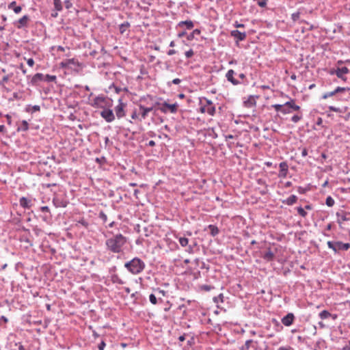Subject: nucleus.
Returning <instances> with one entry per match:
<instances>
[{"mask_svg":"<svg viewBox=\"0 0 350 350\" xmlns=\"http://www.w3.org/2000/svg\"><path fill=\"white\" fill-rule=\"evenodd\" d=\"M126 237L120 233L116 234L106 240V249L110 252L119 254L122 252V247L126 244Z\"/></svg>","mask_w":350,"mask_h":350,"instance_id":"1","label":"nucleus"},{"mask_svg":"<svg viewBox=\"0 0 350 350\" xmlns=\"http://www.w3.org/2000/svg\"><path fill=\"white\" fill-rule=\"evenodd\" d=\"M146 265L140 258L135 257L124 264V267L132 274L137 275L145 269Z\"/></svg>","mask_w":350,"mask_h":350,"instance_id":"2","label":"nucleus"},{"mask_svg":"<svg viewBox=\"0 0 350 350\" xmlns=\"http://www.w3.org/2000/svg\"><path fill=\"white\" fill-rule=\"evenodd\" d=\"M329 249H332L335 253L339 251H347L350 248V243H342V241H329L327 243Z\"/></svg>","mask_w":350,"mask_h":350,"instance_id":"3","label":"nucleus"},{"mask_svg":"<svg viewBox=\"0 0 350 350\" xmlns=\"http://www.w3.org/2000/svg\"><path fill=\"white\" fill-rule=\"evenodd\" d=\"M178 106L177 103L168 104L167 103L164 102L161 104V106L159 107V109L164 113H166L168 111L172 113H175L177 112Z\"/></svg>","mask_w":350,"mask_h":350,"instance_id":"4","label":"nucleus"},{"mask_svg":"<svg viewBox=\"0 0 350 350\" xmlns=\"http://www.w3.org/2000/svg\"><path fill=\"white\" fill-rule=\"evenodd\" d=\"M329 74L333 75H336L339 79H341L343 81L347 80V77L344 76L349 72V70L347 67L337 68L336 69L332 68L329 70Z\"/></svg>","mask_w":350,"mask_h":350,"instance_id":"5","label":"nucleus"},{"mask_svg":"<svg viewBox=\"0 0 350 350\" xmlns=\"http://www.w3.org/2000/svg\"><path fill=\"white\" fill-rule=\"evenodd\" d=\"M103 111H100V116L107 122H111L115 120V115L112 109L109 108H106L105 107L103 108Z\"/></svg>","mask_w":350,"mask_h":350,"instance_id":"6","label":"nucleus"},{"mask_svg":"<svg viewBox=\"0 0 350 350\" xmlns=\"http://www.w3.org/2000/svg\"><path fill=\"white\" fill-rule=\"evenodd\" d=\"M336 215L337 217V223L340 228H342V224L343 221H350V213L344 211H340L336 212Z\"/></svg>","mask_w":350,"mask_h":350,"instance_id":"7","label":"nucleus"},{"mask_svg":"<svg viewBox=\"0 0 350 350\" xmlns=\"http://www.w3.org/2000/svg\"><path fill=\"white\" fill-rule=\"evenodd\" d=\"M126 105L122 101V99H119L118 105L114 108L116 116L118 119H120L126 116V112L124 110Z\"/></svg>","mask_w":350,"mask_h":350,"instance_id":"8","label":"nucleus"},{"mask_svg":"<svg viewBox=\"0 0 350 350\" xmlns=\"http://www.w3.org/2000/svg\"><path fill=\"white\" fill-rule=\"evenodd\" d=\"M107 98L104 96L103 95H98L96 96L91 103V105L93 107H97V108H104L106 104Z\"/></svg>","mask_w":350,"mask_h":350,"instance_id":"9","label":"nucleus"},{"mask_svg":"<svg viewBox=\"0 0 350 350\" xmlns=\"http://www.w3.org/2000/svg\"><path fill=\"white\" fill-rule=\"evenodd\" d=\"M72 66L79 67L81 65L79 62L74 58L66 59L60 63V67L62 68L70 69L72 68Z\"/></svg>","mask_w":350,"mask_h":350,"instance_id":"10","label":"nucleus"},{"mask_svg":"<svg viewBox=\"0 0 350 350\" xmlns=\"http://www.w3.org/2000/svg\"><path fill=\"white\" fill-rule=\"evenodd\" d=\"M280 172L278 174V177L284 178L286 177L288 172V165L286 161L281 162L279 165Z\"/></svg>","mask_w":350,"mask_h":350,"instance_id":"11","label":"nucleus"},{"mask_svg":"<svg viewBox=\"0 0 350 350\" xmlns=\"http://www.w3.org/2000/svg\"><path fill=\"white\" fill-rule=\"evenodd\" d=\"M294 320H295L294 314L293 313L290 312L282 318L281 322L284 325H285L286 327H289L293 323Z\"/></svg>","mask_w":350,"mask_h":350,"instance_id":"12","label":"nucleus"},{"mask_svg":"<svg viewBox=\"0 0 350 350\" xmlns=\"http://www.w3.org/2000/svg\"><path fill=\"white\" fill-rule=\"evenodd\" d=\"M235 75V72L230 69L229 70L226 74V78L227 79V80L230 82L232 85H238L239 84H241V83L238 81L237 79H236L234 77V75Z\"/></svg>","mask_w":350,"mask_h":350,"instance_id":"13","label":"nucleus"},{"mask_svg":"<svg viewBox=\"0 0 350 350\" xmlns=\"http://www.w3.org/2000/svg\"><path fill=\"white\" fill-rule=\"evenodd\" d=\"M230 35L234 38L237 39V41L244 40L246 38L245 32H241L239 30H232L230 32Z\"/></svg>","mask_w":350,"mask_h":350,"instance_id":"14","label":"nucleus"},{"mask_svg":"<svg viewBox=\"0 0 350 350\" xmlns=\"http://www.w3.org/2000/svg\"><path fill=\"white\" fill-rule=\"evenodd\" d=\"M139 109L142 111L141 117L142 118L143 120L146 119L149 112L154 110V106L146 107L142 105H139Z\"/></svg>","mask_w":350,"mask_h":350,"instance_id":"15","label":"nucleus"},{"mask_svg":"<svg viewBox=\"0 0 350 350\" xmlns=\"http://www.w3.org/2000/svg\"><path fill=\"white\" fill-rule=\"evenodd\" d=\"M19 204L24 208H30L32 206L31 200L27 198L26 197H21L19 199Z\"/></svg>","mask_w":350,"mask_h":350,"instance_id":"16","label":"nucleus"},{"mask_svg":"<svg viewBox=\"0 0 350 350\" xmlns=\"http://www.w3.org/2000/svg\"><path fill=\"white\" fill-rule=\"evenodd\" d=\"M200 111L201 113L207 112L210 116H214L215 113V106H206L202 105L200 108Z\"/></svg>","mask_w":350,"mask_h":350,"instance_id":"17","label":"nucleus"},{"mask_svg":"<svg viewBox=\"0 0 350 350\" xmlns=\"http://www.w3.org/2000/svg\"><path fill=\"white\" fill-rule=\"evenodd\" d=\"M54 205L56 207H66L68 202L63 198H55L53 200Z\"/></svg>","mask_w":350,"mask_h":350,"instance_id":"18","label":"nucleus"},{"mask_svg":"<svg viewBox=\"0 0 350 350\" xmlns=\"http://www.w3.org/2000/svg\"><path fill=\"white\" fill-rule=\"evenodd\" d=\"M319 317L321 319L324 320L327 319L329 317H332L334 320H335L337 318V314H332L329 311L324 310L321 311L319 314Z\"/></svg>","mask_w":350,"mask_h":350,"instance_id":"19","label":"nucleus"},{"mask_svg":"<svg viewBox=\"0 0 350 350\" xmlns=\"http://www.w3.org/2000/svg\"><path fill=\"white\" fill-rule=\"evenodd\" d=\"M258 341H254L253 340H247L245 341L243 347H245V349H247V350H249L250 348H252L254 350H256L258 348Z\"/></svg>","mask_w":350,"mask_h":350,"instance_id":"20","label":"nucleus"},{"mask_svg":"<svg viewBox=\"0 0 350 350\" xmlns=\"http://www.w3.org/2000/svg\"><path fill=\"white\" fill-rule=\"evenodd\" d=\"M44 81V75L42 73H36L33 76L31 83L33 85H36L40 81Z\"/></svg>","mask_w":350,"mask_h":350,"instance_id":"21","label":"nucleus"},{"mask_svg":"<svg viewBox=\"0 0 350 350\" xmlns=\"http://www.w3.org/2000/svg\"><path fill=\"white\" fill-rule=\"evenodd\" d=\"M29 20V18L27 15L23 16L18 21V25H16L17 28L21 29L22 27H27Z\"/></svg>","mask_w":350,"mask_h":350,"instance_id":"22","label":"nucleus"},{"mask_svg":"<svg viewBox=\"0 0 350 350\" xmlns=\"http://www.w3.org/2000/svg\"><path fill=\"white\" fill-rule=\"evenodd\" d=\"M274 256V253L271 250V248L269 247L267 251L262 255V257L266 261L270 262L273 260Z\"/></svg>","mask_w":350,"mask_h":350,"instance_id":"23","label":"nucleus"},{"mask_svg":"<svg viewBox=\"0 0 350 350\" xmlns=\"http://www.w3.org/2000/svg\"><path fill=\"white\" fill-rule=\"evenodd\" d=\"M183 26H185L187 29H191L193 27L194 24L193 21L189 20L180 21L177 25V27H182Z\"/></svg>","mask_w":350,"mask_h":350,"instance_id":"24","label":"nucleus"},{"mask_svg":"<svg viewBox=\"0 0 350 350\" xmlns=\"http://www.w3.org/2000/svg\"><path fill=\"white\" fill-rule=\"evenodd\" d=\"M244 106L248 108L256 106V102L254 100V96H250L248 98L243 102Z\"/></svg>","mask_w":350,"mask_h":350,"instance_id":"25","label":"nucleus"},{"mask_svg":"<svg viewBox=\"0 0 350 350\" xmlns=\"http://www.w3.org/2000/svg\"><path fill=\"white\" fill-rule=\"evenodd\" d=\"M8 8L12 10L16 14L20 13L22 10V7L20 5L16 6V2L14 1L8 4Z\"/></svg>","mask_w":350,"mask_h":350,"instance_id":"26","label":"nucleus"},{"mask_svg":"<svg viewBox=\"0 0 350 350\" xmlns=\"http://www.w3.org/2000/svg\"><path fill=\"white\" fill-rule=\"evenodd\" d=\"M297 197L295 195H291L286 200H284L282 201V203L285 204L286 205H288V206H292L297 202Z\"/></svg>","mask_w":350,"mask_h":350,"instance_id":"27","label":"nucleus"},{"mask_svg":"<svg viewBox=\"0 0 350 350\" xmlns=\"http://www.w3.org/2000/svg\"><path fill=\"white\" fill-rule=\"evenodd\" d=\"M285 105L288 106L290 109L292 111H299L300 109V107L295 103L294 100H291L285 103Z\"/></svg>","mask_w":350,"mask_h":350,"instance_id":"28","label":"nucleus"},{"mask_svg":"<svg viewBox=\"0 0 350 350\" xmlns=\"http://www.w3.org/2000/svg\"><path fill=\"white\" fill-rule=\"evenodd\" d=\"M208 228L210 230V234L213 237L217 236L219 232V228L215 225L210 224L208 226Z\"/></svg>","mask_w":350,"mask_h":350,"instance_id":"29","label":"nucleus"},{"mask_svg":"<svg viewBox=\"0 0 350 350\" xmlns=\"http://www.w3.org/2000/svg\"><path fill=\"white\" fill-rule=\"evenodd\" d=\"M29 129V124L26 120H23L18 126V131H27Z\"/></svg>","mask_w":350,"mask_h":350,"instance_id":"30","label":"nucleus"},{"mask_svg":"<svg viewBox=\"0 0 350 350\" xmlns=\"http://www.w3.org/2000/svg\"><path fill=\"white\" fill-rule=\"evenodd\" d=\"M130 23L126 21L119 25V31L121 34H123L126 30L130 27Z\"/></svg>","mask_w":350,"mask_h":350,"instance_id":"31","label":"nucleus"},{"mask_svg":"<svg viewBox=\"0 0 350 350\" xmlns=\"http://www.w3.org/2000/svg\"><path fill=\"white\" fill-rule=\"evenodd\" d=\"M213 299V301L217 304V308H219V304L224 302V295L221 293L218 296L214 297Z\"/></svg>","mask_w":350,"mask_h":350,"instance_id":"32","label":"nucleus"},{"mask_svg":"<svg viewBox=\"0 0 350 350\" xmlns=\"http://www.w3.org/2000/svg\"><path fill=\"white\" fill-rule=\"evenodd\" d=\"M200 30L198 29H194L191 33L187 35V38L189 41H191L194 39L195 36L199 35L200 33Z\"/></svg>","mask_w":350,"mask_h":350,"instance_id":"33","label":"nucleus"},{"mask_svg":"<svg viewBox=\"0 0 350 350\" xmlns=\"http://www.w3.org/2000/svg\"><path fill=\"white\" fill-rule=\"evenodd\" d=\"M54 8L56 11H62L63 10L62 3L61 0H53Z\"/></svg>","mask_w":350,"mask_h":350,"instance_id":"34","label":"nucleus"},{"mask_svg":"<svg viewBox=\"0 0 350 350\" xmlns=\"http://www.w3.org/2000/svg\"><path fill=\"white\" fill-rule=\"evenodd\" d=\"M111 282L119 284H124V282L116 274L111 276Z\"/></svg>","mask_w":350,"mask_h":350,"instance_id":"35","label":"nucleus"},{"mask_svg":"<svg viewBox=\"0 0 350 350\" xmlns=\"http://www.w3.org/2000/svg\"><path fill=\"white\" fill-rule=\"evenodd\" d=\"M40 110V107L39 105H33V106H31V105H28L26 108V111L27 112H35V111H39Z\"/></svg>","mask_w":350,"mask_h":350,"instance_id":"36","label":"nucleus"},{"mask_svg":"<svg viewBox=\"0 0 350 350\" xmlns=\"http://www.w3.org/2000/svg\"><path fill=\"white\" fill-rule=\"evenodd\" d=\"M178 241L182 247H186L189 243V239L186 237H180Z\"/></svg>","mask_w":350,"mask_h":350,"instance_id":"37","label":"nucleus"},{"mask_svg":"<svg viewBox=\"0 0 350 350\" xmlns=\"http://www.w3.org/2000/svg\"><path fill=\"white\" fill-rule=\"evenodd\" d=\"M334 203L335 201L331 196L327 197L325 204L327 206L332 207L334 205Z\"/></svg>","mask_w":350,"mask_h":350,"instance_id":"38","label":"nucleus"},{"mask_svg":"<svg viewBox=\"0 0 350 350\" xmlns=\"http://www.w3.org/2000/svg\"><path fill=\"white\" fill-rule=\"evenodd\" d=\"M301 15V12L299 10L297 11L296 12H294L291 14V19L293 22H296L299 19Z\"/></svg>","mask_w":350,"mask_h":350,"instance_id":"39","label":"nucleus"},{"mask_svg":"<svg viewBox=\"0 0 350 350\" xmlns=\"http://www.w3.org/2000/svg\"><path fill=\"white\" fill-rule=\"evenodd\" d=\"M56 81L55 75H44V81L53 82Z\"/></svg>","mask_w":350,"mask_h":350,"instance_id":"40","label":"nucleus"},{"mask_svg":"<svg viewBox=\"0 0 350 350\" xmlns=\"http://www.w3.org/2000/svg\"><path fill=\"white\" fill-rule=\"evenodd\" d=\"M297 213L302 217H306L307 216V212L301 206H299L297 208Z\"/></svg>","mask_w":350,"mask_h":350,"instance_id":"41","label":"nucleus"},{"mask_svg":"<svg viewBox=\"0 0 350 350\" xmlns=\"http://www.w3.org/2000/svg\"><path fill=\"white\" fill-rule=\"evenodd\" d=\"M336 94V93L335 92V90H334V91L325 92V94H323L322 96V98L326 99V98H327L330 96H333Z\"/></svg>","mask_w":350,"mask_h":350,"instance_id":"42","label":"nucleus"},{"mask_svg":"<svg viewBox=\"0 0 350 350\" xmlns=\"http://www.w3.org/2000/svg\"><path fill=\"white\" fill-rule=\"evenodd\" d=\"M302 118V116L301 115H294L292 118H291V121L293 122L294 123H297Z\"/></svg>","mask_w":350,"mask_h":350,"instance_id":"43","label":"nucleus"},{"mask_svg":"<svg viewBox=\"0 0 350 350\" xmlns=\"http://www.w3.org/2000/svg\"><path fill=\"white\" fill-rule=\"evenodd\" d=\"M149 300L151 304L155 305L157 304V299L154 294H150L149 296Z\"/></svg>","mask_w":350,"mask_h":350,"instance_id":"44","label":"nucleus"},{"mask_svg":"<svg viewBox=\"0 0 350 350\" xmlns=\"http://www.w3.org/2000/svg\"><path fill=\"white\" fill-rule=\"evenodd\" d=\"M349 90V88H348L337 87L335 89V92L336 94H338V93L345 92L346 91H348Z\"/></svg>","mask_w":350,"mask_h":350,"instance_id":"45","label":"nucleus"},{"mask_svg":"<svg viewBox=\"0 0 350 350\" xmlns=\"http://www.w3.org/2000/svg\"><path fill=\"white\" fill-rule=\"evenodd\" d=\"M282 113L284 114L291 113V110L290 109L289 107H288V106L285 105V103L283 105Z\"/></svg>","mask_w":350,"mask_h":350,"instance_id":"46","label":"nucleus"},{"mask_svg":"<svg viewBox=\"0 0 350 350\" xmlns=\"http://www.w3.org/2000/svg\"><path fill=\"white\" fill-rule=\"evenodd\" d=\"M40 210L41 212H42L44 213H48V214L51 215L50 209H49V206H41L40 208Z\"/></svg>","mask_w":350,"mask_h":350,"instance_id":"47","label":"nucleus"},{"mask_svg":"<svg viewBox=\"0 0 350 350\" xmlns=\"http://www.w3.org/2000/svg\"><path fill=\"white\" fill-rule=\"evenodd\" d=\"M99 218L100 219H102L103 222H106L107 220V215L104 212H103V211L100 212V213H99Z\"/></svg>","mask_w":350,"mask_h":350,"instance_id":"48","label":"nucleus"},{"mask_svg":"<svg viewBox=\"0 0 350 350\" xmlns=\"http://www.w3.org/2000/svg\"><path fill=\"white\" fill-rule=\"evenodd\" d=\"M283 105L280 104H275L272 105V107L275 109L276 111H280L282 112Z\"/></svg>","mask_w":350,"mask_h":350,"instance_id":"49","label":"nucleus"},{"mask_svg":"<svg viewBox=\"0 0 350 350\" xmlns=\"http://www.w3.org/2000/svg\"><path fill=\"white\" fill-rule=\"evenodd\" d=\"M185 55L187 58H190L194 55V52H193V49H191L189 51H187L185 53Z\"/></svg>","mask_w":350,"mask_h":350,"instance_id":"50","label":"nucleus"},{"mask_svg":"<svg viewBox=\"0 0 350 350\" xmlns=\"http://www.w3.org/2000/svg\"><path fill=\"white\" fill-rule=\"evenodd\" d=\"M42 219L45 222H49L51 219V215L49 214H45L44 215L42 216Z\"/></svg>","mask_w":350,"mask_h":350,"instance_id":"51","label":"nucleus"},{"mask_svg":"<svg viewBox=\"0 0 350 350\" xmlns=\"http://www.w3.org/2000/svg\"><path fill=\"white\" fill-rule=\"evenodd\" d=\"M307 191H308V189L306 188H304V187H302L300 186L297 187V191L300 194H304L306 193Z\"/></svg>","mask_w":350,"mask_h":350,"instance_id":"52","label":"nucleus"},{"mask_svg":"<svg viewBox=\"0 0 350 350\" xmlns=\"http://www.w3.org/2000/svg\"><path fill=\"white\" fill-rule=\"evenodd\" d=\"M196 246V243H194L193 245H188V248L187 249V252L189 253H193V248Z\"/></svg>","mask_w":350,"mask_h":350,"instance_id":"53","label":"nucleus"},{"mask_svg":"<svg viewBox=\"0 0 350 350\" xmlns=\"http://www.w3.org/2000/svg\"><path fill=\"white\" fill-rule=\"evenodd\" d=\"M64 5L66 9H70L72 7V3L70 0H66L64 1Z\"/></svg>","mask_w":350,"mask_h":350,"instance_id":"54","label":"nucleus"},{"mask_svg":"<svg viewBox=\"0 0 350 350\" xmlns=\"http://www.w3.org/2000/svg\"><path fill=\"white\" fill-rule=\"evenodd\" d=\"M200 269H207L208 270L209 269V267L204 262L202 261L200 262Z\"/></svg>","mask_w":350,"mask_h":350,"instance_id":"55","label":"nucleus"},{"mask_svg":"<svg viewBox=\"0 0 350 350\" xmlns=\"http://www.w3.org/2000/svg\"><path fill=\"white\" fill-rule=\"evenodd\" d=\"M203 100L205 101V105H206L208 107H209V106H214L213 102L211 100H209V99H208L206 98H203Z\"/></svg>","mask_w":350,"mask_h":350,"instance_id":"56","label":"nucleus"},{"mask_svg":"<svg viewBox=\"0 0 350 350\" xmlns=\"http://www.w3.org/2000/svg\"><path fill=\"white\" fill-rule=\"evenodd\" d=\"M329 110L330 111H334V112H340L341 111L340 108L336 107L334 106H329Z\"/></svg>","mask_w":350,"mask_h":350,"instance_id":"57","label":"nucleus"},{"mask_svg":"<svg viewBox=\"0 0 350 350\" xmlns=\"http://www.w3.org/2000/svg\"><path fill=\"white\" fill-rule=\"evenodd\" d=\"M278 350H295L291 346H282L278 349Z\"/></svg>","mask_w":350,"mask_h":350,"instance_id":"58","label":"nucleus"},{"mask_svg":"<svg viewBox=\"0 0 350 350\" xmlns=\"http://www.w3.org/2000/svg\"><path fill=\"white\" fill-rule=\"evenodd\" d=\"M154 291L157 293L158 294H161L163 296H165V291H163V290H161L159 288H154Z\"/></svg>","mask_w":350,"mask_h":350,"instance_id":"59","label":"nucleus"},{"mask_svg":"<svg viewBox=\"0 0 350 350\" xmlns=\"http://www.w3.org/2000/svg\"><path fill=\"white\" fill-rule=\"evenodd\" d=\"M201 288L206 291H209L212 288H213V287L210 285H203V286H202Z\"/></svg>","mask_w":350,"mask_h":350,"instance_id":"60","label":"nucleus"},{"mask_svg":"<svg viewBox=\"0 0 350 350\" xmlns=\"http://www.w3.org/2000/svg\"><path fill=\"white\" fill-rule=\"evenodd\" d=\"M105 346H106V344H105V341H104V340H102V341L99 343V345H98V349H99V350H103V349H104V348L105 347Z\"/></svg>","mask_w":350,"mask_h":350,"instance_id":"61","label":"nucleus"},{"mask_svg":"<svg viewBox=\"0 0 350 350\" xmlns=\"http://www.w3.org/2000/svg\"><path fill=\"white\" fill-rule=\"evenodd\" d=\"M27 64L29 66L32 67L34 65V60L33 58H29L27 60Z\"/></svg>","mask_w":350,"mask_h":350,"instance_id":"62","label":"nucleus"},{"mask_svg":"<svg viewBox=\"0 0 350 350\" xmlns=\"http://www.w3.org/2000/svg\"><path fill=\"white\" fill-rule=\"evenodd\" d=\"M15 345L18 346V350H26L25 347L21 342L16 343Z\"/></svg>","mask_w":350,"mask_h":350,"instance_id":"63","label":"nucleus"},{"mask_svg":"<svg viewBox=\"0 0 350 350\" xmlns=\"http://www.w3.org/2000/svg\"><path fill=\"white\" fill-rule=\"evenodd\" d=\"M341 350H350V340L349 341V345L344 346Z\"/></svg>","mask_w":350,"mask_h":350,"instance_id":"64","label":"nucleus"}]
</instances>
